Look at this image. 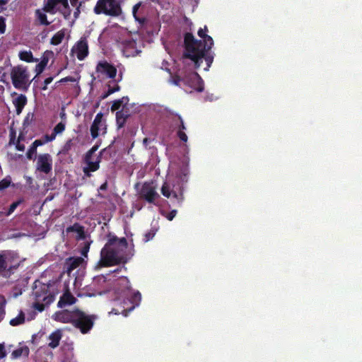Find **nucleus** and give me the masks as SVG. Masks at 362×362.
Instances as JSON below:
<instances>
[{"instance_id":"f257e3e1","label":"nucleus","mask_w":362,"mask_h":362,"mask_svg":"<svg viewBox=\"0 0 362 362\" xmlns=\"http://www.w3.org/2000/svg\"><path fill=\"white\" fill-rule=\"evenodd\" d=\"M207 31L206 25L204 29L199 30L198 35L202 40H197L191 33H186L184 35L183 57L192 61L195 69L203 67L204 71L209 70L214 58V54L211 52L214 40L211 36L206 34Z\"/></svg>"},{"instance_id":"f03ea898","label":"nucleus","mask_w":362,"mask_h":362,"mask_svg":"<svg viewBox=\"0 0 362 362\" xmlns=\"http://www.w3.org/2000/svg\"><path fill=\"white\" fill-rule=\"evenodd\" d=\"M128 246L125 238H119L115 235H109L107 243L100 252V264L102 267H111L127 263L133 254H124L122 251Z\"/></svg>"},{"instance_id":"7ed1b4c3","label":"nucleus","mask_w":362,"mask_h":362,"mask_svg":"<svg viewBox=\"0 0 362 362\" xmlns=\"http://www.w3.org/2000/svg\"><path fill=\"white\" fill-rule=\"evenodd\" d=\"M52 318L62 323H70L82 334H86L93 328L96 317L93 315H87L79 309H74L57 311L53 315Z\"/></svg>"},{"instance_id":"20e7f679","label":"nucleus","mask_w":362,"mask_h":362,"mask_svg":"<svg viewBox=\"0 0 362 362\" xmlns=\"http://www.w3.org/2000/svg\"><path fill=\"white\" fill-rule=\"evenodd\" d=\"M115 291L120 297L124 298V304L129 303L131 305L127 308L123 305V309L121 310L112 308L110 312L111 313L115 315L122 314L127 316V313L138 306L141 302V295L140 292L132 291L129 280L126 276H121L117 279L115 284Z\"/></svg>"},{"instance_id":"39448f33","label":"nucleus","mask_w":362,"mask_h":362,"mask_svg":"<svg viewBox=\"0 0 362 362\" xmlns=\"http://www.w3.org/2000/svg\"><path fill=\"white\" fill-rule=\"evenodd\" d=\"M158 0H145L135 4L132 8V15L137 23H149L158 16L156 4Z\"/></svg>"},{"instance_id":"423d86ee","label":"nucleus","mask_w":362,"mask_h":362,"mask_svg":"<svg viewBox=\"0 0 362 362\" xmlns=\"http://www.w3.org/2000/svg\"><path fill=\"white\" fill-rule=\"evenodd\" d=\"M10 76L15 88L27 91L30 86V74L26 66L18 64L11 66Z\"/></svg>"},{"instance_id":"0eeeda50","label":"nucleus","mask_w":362,"mask_h":362,"mask_svg":"<svg viewBox=\"0 0 362 362\" xmlns=\"http://www.w3.org/2000/svg\"><path fill=\"white\" fill-rule=\"evenodd\" d=\"M17 252L12 250L0 251V276L4 273L13 274L21 265Z\"/></svg>"},{"instance_id":"6e6552de","label":"nucleus","mask_w":362,"mask_h":362,"mask_svg":"<svg viewBox=\"0 0 362 362\" xmlns=\"http://www.w3.org/2000/svg\"><path fill=\"white\" fill-rule=\"evenodd\" d=\"M183 191L184 185L176 180L173 183L166 181L161 187L162 194L168 199H174L179 206L184 200Z\"/></svg>"},{"instance_id":"1a4fd4ad","label":"nucleus","mask_w":362,"mask_h":362,"mask_svg":"<svg viewBox=\"0 0 362 362\" xmlns=\"http://www.w3.org/2000/svg\"><path fill=\"white\" fill-rule=\"evenodd\" d=\"M94 11L97 14L104 13L107 16H118L122 13V8L117 0H98Z\"/></svg>"},{"instance_id":"9d476101","label":"nucleus","mask_w":362,"mask_h":362,"mask_svg":"<svg viewBox=\"0 0 362 362\" xmlns=\"http://www.w3.org/2000/svg\"><path fill=\"white\" fill-rule=\"evenodd\" d=\"M184 85L188 86L197 92H202L204 89V81L201 76L194 71H189L184 74Z\"/></svg>"},{"instance_id":"9b49d317","label":"nucleus","mask_w":362,"mask_h":362,"mask_svg":"<svg viewBox=\"0 0 362 362\" xmlns=\"http://www.w3.org/2000/svg\"><path fill=\"white\" fill-rule=\"evenodd\" d=\"M139 195L141 199L150 204L154 203L155 200L159 197L153 182H145L139 192Z\"/></svg>"},{"instance_id":"f8f14e48","label":"nucleus","mask_w":362,"mask_h":362,"mask_svg":"<svg viewBox=\"0 0 362 362\" xmlns=\"http://www.w3.org/2000/svg\"><path fill=\"white\" fill-rule=\"evenodd\" d=\"M90 135L93 139L98 138L101 132L104 135L107 133V125L105 120H103V114L98 112L90 126Z\"/></svg>"},{"instance_id":"ddd939ff","label":"nucleus","mask_w":362,"mask_h":362,"mask_svg":"<svg viewBox=\"0 0 362 362\" xmlns=\"http://www.w3.org/2000/svg\"><path fill=\"white\" fill-rule=\"evenodd\" d=\"M52 169V158L49 153L40 154L37 158L36 170L48 174Z\"/></svg>"},{"instance_id":"4468645a","label":"nucleus","mask_w":362,"mask_h":362,"mask_svg":"<svg viewBox=\"0 0 362 362\" xmlns=\"http://www.w3.org/2000/svg\"><path fill=\"white\" fill-rule=\"evenodd\" d=\"M96 71L112 79H114L117 75L116 67L106 61L100 62L97 64Z\"/></svg>"},{"instance_id":"2eb2a0df","label":"nucleus","mask_w":362,"mask_h":362,"mask_svg":"<svg viewBox=\"0 0 362 362\" xmlns=\"http://www.w3.org/2000/svg\"><path fill=\"white\" fill-rule=\"evenodd\" d=\"M71 52L76 53L78 60H83L88 54V46L86 40H80L76 45L71 49Z\"/></svg>"},{"instance_id":"dca6fc26","label":"nucleus","mask_w":362,"mask_h":362,"mask_svg":"<svg viewBox=\"0 0 362 362\" xmlns=\"http://www.w3.org/2000/svg\"><path fill=\"white\" fill-rule=\"evenodd\" d=\"M101 160V157L98 156L95 161H91V158H88V160H85L87 165L83 167V172L84 175L87 177H91V172H95L98 170L100 168V163Z\"/></svg>"},{"instance_id":"f3484780","label":"nucleus","mask_w":362,"mask_h":362,"mask_svg":"<svg viewBox=\"0 0 362 362\" xmlns=\"http://www.w3.org/2000/svg\"><path fill=\"white\" fill-rule=\"evenodd\" d=\"M12 95H16V98L13 100V104L16 107V114L20 115L27 104V97L23 94H17L15 92Z\"/></svg>"},{"instance_id":"a211bd4d","label":"nucleus","mask_w":362,"mask_h":362,"mask_svg":"<svg viewBox=\"0 0 362 362\" xmlns=\"http://www.w3.org/2000/svg\"><path fill=\"white\" fill-rule=\"evenodd\" d=\"M76 301V298L69 292V291H66L64 293L57 303V306L59 308H64L67 305H71L74 304Z\"/></svg>"},{"instance_id":"6ab92c4d","label":"nucleus","mask_w":362,"mask_h":362,"mask_svg":"<svg viewBox=\"0 0 362 362\" xmlns=\"http://www.w3.org/2000/svg\"><path fill=\"white\" fill-rule=\"evenodd\" d=\"M52 55H53L52 51H46L43 54L41 61L35 66V71L36 72L37 75H39L43 72V71L47 65L49 57Z\"/></svg>"},{"instance_id":"aec40b11","label":"nucleus","mask_w":362,"mask_h":362,"mask_svg":"<svg viewBox=\"0 0 362 362\" xmlns=\"http://www.w3.org/2000/svg\"><path fill=\"white\" fill-rule=\"evenodd\" d=\"M66 233L75 232L77 233L76 239L84 240L86 238V234L84 227L80 225L78 223H75L74 225L70 226L66 229Z\"/></svg>"},{"instance_id":"412c9836","label":"nucleus","mask_w":362,"mask_h":362,"mask_svg":"<svg viewBox=\"0 0 362 362\" xmlns=\"http://www.w3.org/2000/svg\"><path fill=\"white\" fill-rule=\"evenodd\" d=\"M59 5L58 0H45L44 4V11L49 13H55Z\"/></svg>"},{"instance_id":"4be33fe9","label":"nucleus","mask_w":362,"mask_h":362,"mask_svg":"<svg viewBox=\"0 0 362 362\" xmlns=\"http://www.w3.org/2000/svg\"><path fill=\"white\" fill-rule=\"evenodd\" d=\"M49 339H50V342L49 343V346L54 349L57 347L59 344V341L62 339V333L59 330H57L54 332H52L49 337Z\"/></svg>"},{"instance_id":"5701e85b","label":"nucleus","mask_w":362,"mask_h":362,"mask_svg":"<svg viewBox=\"0 0 362 362\" xmlns=\"http://www.w3.org/2000/svg\"><path fill=\"white\" fill-rule=\"evenodd\" d=\"M18 57L21 61L28 63L38 62V59L34 58L31 51H21L18 54Z\"/></svg>"},{"instance_id":"b1692460","label":"nucleus","mask_w":362,"mask_h":362,"mask_svg":"<svg viewBox=\"0 0 362 362\" xmlns=\"http://www.w3.org/2000/svg\"><path fill=\"white\" fill-rule=\"evenodd\" d=\"M29 353H30V350H29V348L24 345V346H22L21 347H18V349H15L12 354H11V356L13 358H18L21 356H28L29 355Z\"/></svg>"},{"instance_id":"393cba45","label":"nucleus","mask_w":362,"mask_h":362,"mask_svg":"<svg viewBox=\"0 0 362 362\" xmlns=\"http://www.w3.org/2000/svg\"><path fill=\"white\" fill-rule=\"evenodd\" d=\"M129 117V115L125 114L123 110H119L116 112V122L118 129L122 128Z\"/></svg>"},{"instance_id":"a878e982","label":"nucleus","mask_w":362,"mask_h":362,"mask_svg":"<svg viewBox=\"0 0 362 362\" xmlns=\"http://www.w3.org/2000/svg\"><path fill=\"white\" fill-rule=\"evenodd\" d=\"M66 33V29H62L61 30L58 31L51 38L50 43L53 45H59L62 42L63 39L64 38Z\"/></svg>"},{"instance_id":"bb28decb","label":"nucleus","mask_w":362,"mask_h":362,"mask_svg":"<svg viewBox=\"0 0 362 362\" xmlns=\"http://www.w3.org/2000/svg\"><path fill=\"white\" fill-rule=\"evenodd\" d=\"M74 139H68L63 145L58 154L68 155L74 146Z\"/></svg>"},{"instance_id":"cd10ccee","label":"nucleus","mask_w":362,"mask_h":362,"mask_svg":"<svg viewBox=\"0 0 362 362\" xmlns=\"http://www.w3.org/2000/svg\"><path fill=\"white\" fill-rule=\"evenodd\" d=\"M83 262V259L81 257L76 258H70L69 262H67V269L69 272H71L77 267H78Z\"/></svg>"},{"instance_id":"c85d7f7f","label":"nucleus","mask_w":362,"mask_h":362,"mask_svg":"<svg viewBox=\"0 0 362 362\" xmlns=\"http://www.w3.org/2000/svg\"><path fill=\"white\" fill-rule=\"evenodd\" d=\"M25 313L21 310L17 317L10 320L9 324L13 327L23 325L25 322Z\"/></svg>"},{"instance_id":"c756f323","label":"nucleus","mask_w":362,"mask_h":362,"mask_svg":"<svg viewBox=\"0 0 362 362\" xmlns=\"http://www.w3.org/2000/svg\"><path fill=\"white\" fill-rule=\"evenodd\" d=\"M189 171L187 168H183L181 170L180 173L175 177V180L182 183L184 185L188 180Z\"/></svg>"},{"instance_id":"7c9ffc66","label":"nucleus","mask_w":362,"mask_h":362,"mask_svg":"<svg viewBox=\"0 0 362 362\" xmlns=\"http://www.w3.org/2000/svg\"><path fill=\"white\" fill-rule=\"evenodd\" d=\"M128 101V97H123L121 99L115 100L112 104L111 111L118 110L124 103H127Z\"/></svg>"},{"instance_id":"2f4dec72","label":"nucleus","mask_w":362,"mask_h":362,"mask_svg":"<svg viewBox=\"0 0 362 362\" xmlns=\"http://www.w3.org/2000/svg\"><path fill=\"white\" fill-rule=\"evenodd\" d=\"M184 74L185 73L180 70L178 73L173 77V83L176 86H181V83L184 85Z\"/></svg>"},{"instance_id":"473e14b6","label":"nucleus","mask_w":362,"mask_h":362,"mask_svg":"<svg viewBox=\"0 0 362 362\" xmlns=\"http://www.w3.org/2000/svg\"><path fill=\"white\" fill-rule=\"evenodd\" d=\"M58 3L62 6L63 9L64 10L62 12L63 15L65 19H67L68 16H69L71 14L68 0H58Z\"/></svg>"},{"instance_id":"72a5a7b5","label":"nucleus","mask_w":362,"mask_h":362,"mask_svg":"<svg viewBox=\"0 0 362 362\" xmlns=\"http://www.w3.org/2000/svg\"><path fill=\"white\" fill-rule=\"evenodd\" d=\"M45 13H47V12L44 11L43 8L42 11L40 9L36 10L35 16L38 19L39 23H49L47 20V16H46Z\"/></svg>"},{"instance_id":"f704fd0d","label":"nucleus","mask_w":362,"mask_h":362,"mask_svg":"<svg viewBox=\"0 0 362 362\" xmlns=\"http://www.w3.org/2000/svg\"><path fill=\"white\" fill-rule=\"evenodd\" d=\"M120 89V87L119 85L116 84L113 87H111L110 85H108V89L101 96L102 99H105L107 98L111 94L119 91Z\"/></svg>"},{"instance_id":"c9c22d12","label":"nucleus","mask_w":362,"mask_h":362,"mask_svg":"<svg viewBox=\"0 0 362 362\" xmlns=\"http://www.w3.org/2000/svg\"><path fill=\"white\" fill-rule=\"evenodd\" d=\"M36 153L37 148L32 144L26 153V157L29 160H33Z\"/></svg>"},{"instance_id":"e433bc0d","label":"nucleus","mask_w":362,"mask_h":362,"mask_svg":"<svg viewBox=\"0 0 362 362\" xmlns=\"http://www.w3.org/2000/svg\"><path fill=\"white\" fill-rule=\"evenodd\" d=\"M66 123L60 122L54 127L52 132L57 136L59 134L62 133L65 130Z\"/></svg>"},{"instance_id":"4c0bfd02","label":"nucleus","mask_w":362,"mask_h":362,"mask_svg":"<svg viewBox=\"0 0 362 362\" xmlns=\"http://www.w3.org/2000/svg\"><path fill=\"white\" fill-rule=\"evenodd\" d=\"M34 113L28 112L23 119V125L24 127H28L34 120Z\"/></svg>"},{"instance_id":"58836bf2","label":"nucleus","mask_w":362,"mask_h":362,"mask_svg":"<svg viewBox=\"0 0 362 362\" xmlns=\"http://www.w3.org/2000/svg\"><path fill=\"white\" fill-rule=\"evenodd\" d=\"M21 202H22V201H21V200H18V201H16V202H13V203L10 205V206H9V208H8V209L7 212H6V216H9V215H11L12 213H13V211H14L16 210V208H17V207L21 204Z\"/></svg>"},{"instance_id":"ea45409f","label":"nucleus","mask_w":362,"mask_h":362,"mask_svg":"<svg viewBox=\"0 0 362 362\" xmlns=\"http://www.w3.org/2000/svg\"><path fill=\"white\" fill-rule=\"evenodd\" d=\"M11 185V180L8 178H4L0 181V191H2L7 187H8Z\"/></svg>"},{"instance_id":"a19ab883","label":"nucleus","mask_w":362,"mask_h":362,"mask_svg":"<svg viewBox=\"0 0 362 362\" xmlns=\"http://www.w3.org/2000/svg\"><path fill=\"white\" fill-rule=\"evenodd\" d=\"M99 146L95 144L94 145L86 154L85 160H88V158H91L93 154L98 149Z\"/></svg>"},{"instance_id":"79ce46f5","label":"nucleus","mask_w":362,"mask_h":362,"mask_svg":"<svg viewBox=\"0 0 362 362\" xmlns=\"http://www.w3.org/2000/svg\"><path fill=\"white\" fill-rule=\"evenodd\" d=\"M16 130L13 128H11L9 131V145L14 144L16 142Z\"/></svg>"},{"instance_id":"37998d69","label":"nucleus","mask_w":362,"mask_h":362,"mask_svg":"<svg viewBox=\"0 0 362 362\" xmlns=\"http://www.w3.org/2000/svg\"><path fill=\"white\" fill-rule=\"evenodd\" d=\"M177 136L179 137V139L183 141V142H187V134L185 133L184 131H182V129H178L177 132Z\"/></svg>"},{"instance_id":"c03bdc74","label":"nucleus","mask_w":362,"mask_h":362,"mask_svg":"<svg viewBox=\"0 0 362 362\" xmlns=\"http://www.w3.org/2000/svg\"><path fill=\"white\" fill-rule=\"evenodd\" d=\"M56 138V135L52 132L51 134H45L42 139L43 140L45 141V144L47 143V142H49V141H52L53 140H54Z\"/></svg>"},{"instance_id":"a18cd8bd","label":"nucleus","mask_w":362,"mask_h":362,"mask_svg":"<svg viewBox=\"0 0 362 362\" xmlns=\"http://www.w3.org/2000/svg\"><path fill=\"white\" fill-rule=\"evenodd\" d=\"M90 249V243H86L83 248L81 249V253L83 256L86 257Z\"/></svg>"},{"instance_id":"49530a36","label":"nucleus","mask_w":362,"mask_h":362,"mask_svg":"<svg viewBox=\"0 0 362 362\" xmlns=\"http://www.w3.org/2000/svg\"><path fill=\"white\" fill-rule=\"evenodd\" d=\"M7 352L6 351L4 344H0V359L5 358Z\"/></svg>"},{"instance_id":"de8ad7c7","label":"nucleus","mask_w":362,"mask_h":362,"mask_svg":"<svg viewBox=\"0 0 362 362\" xmlns=\"http://www.w3.org/2000/svg\"><path fill=\"white\" fill-rule=\"evenodd\" d=\"M53 81V77L50 76L45 79L44 81V85L42 87V90H45L47 89V86L52 83Z\"/></svg>"},{"instance_id":"09e8293b","label":"nucleus","mask_w":362,"mask_h":362,"mask_svg":"<svg viewBox=\"0 0 362 362\" xmlns=\"http://www.w3.org/2000/svg\"><path fill=\"white\" fill-rule=\"evenodd\" d=\"M154 235H155V232H153V230H151V231L146 233L145 234L144 241L148 242V241L151 240V239H153Z\"/></svg>"},{"instance_id":"8fccbe9b","label":"nucleus","mask_w":362,"mask_h":362,"mask_svg":"<svg viewBox=\"0 0 362 362\" xmlns=\"http://www.w3.org/2000/svg\"><path fill=\"white\" fill-rule=\"evenodd\" d=\"M33 307L35 310H38L39 312H42L45 309V305L38 302L35 303Z\"/></svg>"},{"instance_id":"3c124183","label":"nucleus","mask_w":362,"mask_h":362,"mask_svg":"<svg viewBox=\"0 0 362 362\" xmlns=\"http://www.w3.org/2000/svg\"><path fill=\"white\" fill-rule=\"evenodd\" d=\"M37 148L38 146H42L45 144V141L43 139H36L32 143Z\"/></svg>"},{"instance_id":"603ef678","label":"nucleus","mask_w":362,"mask_h":362,"mask_svg":"<svg viewBox=\"0 0 362 362\" xmlns=\"http://www.w3.org/2000/svg\"><path fill=\"white\" fill-rule=\"evenodd\" d=\"M177 210L174 209V210H172L170 213H168L166 216V218L169 221H172L175 216H176L177 214Z\"/></svg>"},{"instance_id":"864d4df0","label":"nucleus","mask_w":362,"mask_h":362,"mask_svg":"<svg viewBox=\"0 0 362 362\" xmlns=\"http://www.w3.org/2000/svg\"><path fill=\"white\" fill-rule=\"evenodd\" d=\"M178 119L180 120V125H179V129H182V131H184L186 129V127L185 125V123L183 122V119L180 115H178Z\"/></svg>"},{"instance_id":"5fc2aeb1","label":"nucleus","mask_w":362,"mask_h":362,"mask_svg":"<svg viewBox=\"0 0 362 362\" xmlns=\"http://www.w3.org/2000/svg\"><path fill=\"white\" fill-rule=\"evenodd\" d=\"M16 145V148L18 150V151H23L25 150V145L24 144H21V142H15L14 144Z\"/></svg>"},{"instance_id":"6e6d98bb","label":"nucleus","mask_w":362,"mask_h":362,"mask_svg":"<svg viewBox=\"0 0 362 362\" xmlns=\"http://www.w3.org/2000/svg\"><path fill=\"white\" fill-rule=\"evenodd\" d=\"M59 116H60L61 119L63 120L62 122H66V114L64 109H62V110L60 112Z\"/></svg>"},{"instance_id":"4d7b16f0","label":"nucleus","mask_w":362,"mask_h":362,"mask_svg":"<svg viewBox=\"0 0 362 362\" xmlns=\"http://www.w3.org/2000/svg\"><path fill=\"white\" fill-rule=\"evenodd\" d=\"M107 188V182H105L103 184H102L100 187V189L102 191L106 190Z\"/></svg>"},{"instance_id":"13d9d810","label":"nucleus","mask_w":362,"mask_h":362,"mask_svg":"<svg viewBox=\"0 0 362 362\" xmlns=\"http://www.w3.org/2000/svg\"><path fill=\"white\" fill-rule=\"evenodd\" d=\"M25 139V136L22 133H20L18 137V139L16 142H21Z\"/></svg>"},{"instance_id":"bf43d9fd","label":"nucleus","mask_w":362,"mask_h":362,"mask_svg":"<svg viewBox=\"0 0 362 362\" xmlns=\"http://www.w3.org/2000/svg\"><path fill=\"white\" fill-rule=\"evenodd\" d=\"M65 80H66V82L76 81V79L73 76H66V77H65Z\"/></svg>"},{"instance_id":"052dcab7","label":"nucleus","mask_w":362,"mask_h":362,"mask_svg":"<svg viewBox=\"0 0 362 362\" xmlns=\"http://www.w3.org/2000/svg\"><path fill=\"white\" fill-rule=\"evenodd\" d=\"M5 312L4 310V308L2 306H0V322L3 319V315H4Z\"/></svg>"},{"instance_id":"680f3d73","label":"nucleus","mask_w":362,"mask_h":362,"mask_svg":"<svg viewBox=\"0 0 362 362\" xmlns=\"http://www.w3.org/2000/svg\"><path fill=\"white\" fill-rule=\"evenodd\" d=\"M6 24H0V33H4L6 30Z\"/></svg>"},{"instance_id":"e2e57ef3","label":"nucleus","mask_w":362,"mask_h":362,"mask_svg":"<svg viewBox=\"0 0 362 362\" xmlns=\"http://www.w3.org/2000/svg\"><path fill=\"white\" fill-rule=\"evenodd\" d=\"M150 142V139L148 138H144L143 140V144L144 146H147L148 143Z\"/></svg>"},{"instance_id":"0e129e2a","label":"nucleus","mask_w":362,"mask_h":362,"mask_svg":"<svg viewBox=\"0 0 362 362\" xmlns=\"http://www.w3.org/2000/svg\"><path fill=\"white\" fill-rule=\"evenodd\" d=\"M8 1L9 0H0V6L6 5Z\"/></svg>"},{"instance_id":"69168bd1","label":"nucleus","mask_w":362,"mask_h":362,"mask_svg":"<svg viewBox=\"0 0 362 362\" xmlns=\"http://www.w3.org/2000/svg\"><path fill=\"white\" fill-rule=\"evenodd\" d=\"M78 0H70V2L73 6H76Z\"/></svg>"},{"instance_id":"338daca9","label":"nucleus","mask_w":362,"mask_h":362,"mask_svg":"<svg viewBox=\"0 0 362 362\" xmlns=\"http://www.w3.org/2000/svg\"><path fill=\"white\" fill-rule=\"evenodd\" d=\"M5 18L3 17H0V23H4Z\"/></svg>"},{"instance_id":"774afa93","label":"nucleus","mask_w":362,"mask_h":362,"mask_svg":"<svg viewBox=\"0 0 362 362\" xmlns=\"http://www.w3.org/2000/svg\"><path fill=\"white\" fill-rule=\"evenodd\" d=\"M60 83H64V82H66V80H65V78H62L60 81H59Z\"/></svg>"}]
</instances>
